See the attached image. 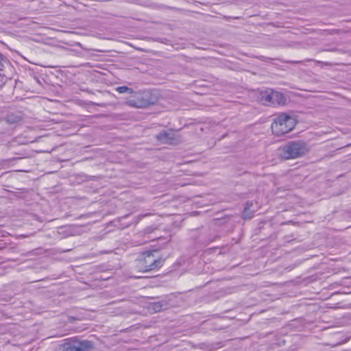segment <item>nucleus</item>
<instances>
[{"mask_svg":"<svg viewBox=\"0 0 351 351\" xmlns=\"http://www.w3.org/2000/svg\"><path fill=\"white\" fill-rule=\"evenodd\" d=\"M158 250L142 252L137 260L136 267L138 271L148 272L159 269L163 265L166 258L158 256Z\"/></svg>","mask_w":351,"mask_h":351,"instance_id":"1","label":"nucleus"},{"mask_svg":"<svg viewBox=\"0 0 351 351\" xmlns=\"http://www.w3.org/2000/svg\"><path fill=\"white\" fill-rule=\"evenodd\" d=\"M159 94L154 90H144L135 92L132 97L126 101V104L137 108H145L158 102Z\"/></svg>","mask_w":351,"mask_h":351,"instance_id":"2","label":"nucleus"},{"mask_svg":"<svg viewBox=\"0 0 351 351\" xmlns=\"http://www.w3.org/2000/svg\"><path fill=\"white\" fill-rule=\"evenodd\" d=\"M307 143L302 141H291L278 149V156L283 160L294 159L308 152Z\"/></svg>","mask_w":351,"mask_h":351,"instance_id":"3","label":"nucleus"},{"mask_svg":"<svg viewBox=\"0 0 351 351\" xmlns=\"http://www.w3.org/2000/svg\"><path fill=\"white\" fill-rule=\"evenodd\" d=\"M297 121L287 113H281L273 119L271 128L272 133L277 136L291 132L296 125Z\"/></svg>","mask_w":351,"mask_h":351,"instance_id":"4","label":"nucleus"},{"mask_svg":"<svg viewBox=\"0 0 351 351\" xmlns=\"http://www.w3.org/2000/svg\"><path fill=\"white\" fill-rule=\"evenodd\" d=\"M94 343L88 340H80L77 337L65 339L58 344L54 351H92Z\"/></svg>","mask_w":351,"mask_h":351,"instance_id":"5","label":"nucleus"},{"mask_svg":"<svg viewBox=\"0 0 351 351\" xmlns=\"http://www.w3.org/2000/svg\"><path fill=\"white\" fill-rule=\"evenodd\" d=\"M156 139L164 144L176 145L179 142V139L173 133L167 131H162L156 136Z\"/></svg>","mask_w":351,"mask_h":351,"instance_id":"6","label":"nucleus"},{"mask_svg":"<svg viewBox=\"0 0 351 351\" xmlns=\"http://www.w3.org/2000/svg\"><path fill=\"white\" fill-rule=\"evenodd\" d=\"M169 306V302L166 300H162L151 303L149 309L157 313L167 309Z\"/></svg>","mask_w":351,"mask_h":351,"instance_id":"7","label":"nucleus"},{"mask_svg":"<svg viewBox=\"0 0 351 351\" xmlns=\"http://www.w3.org/2000/svg\"><path fill=\"white\" fill-rule=\"evenodd\" d=\"M21 121L20 116L13 113L8 114L3 119H0V125L3 126L5 124H14Z\"/></svg>","mask_w":351,"mask_h":351,"instance_id":"8","label":"nucleus"},{"mask_svg":"<svg viewBox=\"0 0 351 351\" xmlns=\"http://www.w3.org/2000/svg\"><path fill=\"white\" fill-rule=\"evenodd\" d=\"M286 102L287 98L282 93L273 90V106H283L286 104Z\"/></svg>","mask_w":351,"mask_h":351,"instance_id":"9","label":"nucleus"},{"mask_svg":"<svg viewBox=\"0 0 351 351\" xmlns=\"http://www.w3.org/2000/svg\"><path fill=\"white\" fill-rule=\"evenodd\" d=\"M253 206L252 201H247L245 204L244 209L242 212L241 217L245 219H250L254 217V211L251 210V207Z\"/></svg>","mask_w":351,"mask_h":351,"instance_id":"10","label":"nucleus"},{"mask_svg":"<svg viewBox=\"0 0 351 351\" xmlns=\"http://www.w3.org/2000/svg\"><path fill=\"white\" fill-rule=\"evenodd\" d=\"M261 100L263 102L264 104H270L272 105V99H273V90L268 89L265 91H262L260 94Z\"/></svg>","mask_w":351,"mask_h":351,"instance_id":"11","label":"nucleus"},{"mask_svg":"<svg viewBox=\"0 0 351 351\" xmlns=\"http://www.w3.org/2000/svg\"><path fill=\"white\" fill-rule=\"evenodd\" d=\"M10 64V62L7 57L0 52V71H3V69Z\"/></svg>","mask_w":351,"mask_h":351,"instance_id":"12","label":"nucleus"},{"mask_svg":"<svg viewBox=\"0 0 351 351\" xmlns=\"http://www.w3.org/2000/svg\"><path fill=\"white\" fill-rule=\"evenodd\" d=\"M116 90L119 93H128L134 95L135 91L132 88H129L127 86H121L116 88Z\"/></svg>","mask_w":351,"mask_h":351,"instance_id":"13","label":"nucleus"},{"mask_svg":"<svg viewBox=\"0 0 351 351\" xmlns=\"http://www.w3.org/2000/svg\"><path fill=\"white\" fill-rule=\"evenodd\" d=\"M158 230V227L156 225H152V226H147L144 230H143V233L145 234H151L152 232H154L155 230Z\"/></svg>","mask_w":351,"mask_h":351,"instance_id":"14","label":"nucleus"},{"mask_svg":"<svg viewBox=\"0 0 351 351\" xmlns=\"http://www.w3.org/2000/svg\"><path fill=\"white\" fill-rule=\"evenodd\" d=\"M82 177L84 178L83 179L84 181H95L100 178V177H99V176H88L86 174L82 175Z\"/></svg>","mask_w":351,"mask_h":351,"instance_id":"15","label":"nucleus"},{"mask_svg":"<svg viewBox=\"0 0 351 351\" xmlns=\"http://www.w3.org/2000/svg\"><path fill=\"white\" fill-rule=\"evenodd\" d=\"M284 239H285V241L287 242V243H289L291 242V241H293L295 240V238L293 237V235H287L284 237Z\"/></svg>","mask_w":351,"mask_h":351,"instance_id":"16","label":"nucleus"},{"mask_svg":"<svg viewBox=\"0 0 351 351\" xmlns=\"http://www.w3.org/2000/svg\"><path fill=\"white\" fill-rule=\"evenodd\" d=\"M8 129L5 128H0V134H5Z\"/></svg>","mask_w":351,"mask_h":351,"instance_id":"17","label":"nucleus"},{"mask_svg":"<svg viewBox=\"0 0 351 351\" xmlns=\"http://www.w3.org/2000/svg\"><path fill=\"white\" fill-rule=\"evenodd\" d=\"M324 51H339V49H337V48H332V49H324Z\"/></svg>","mask_w":351,"mask_h":351,"instance_id":"18","label":"nucleus"},{"mask_svg":"<svg viewBox=\"0 0 351 351\" xmlns=\"http://www.w3.org/2000/svg\"><path fill=\"white\" fill-rule=\"evenodd\" d=\"M5 243H0V250H2L5 247Z\"/></svg>","mask_w":351,"mask_h":351,"instance_id":"19","label":"nucleus"},{"mask_svg":"<svg viewBox=\"0 0 351 351\" xmlns=\"http://www.w3.org/2000/svg\"><path fill=\"white\" fill-rule=\"evenodd\" d=\"M34 78L36 80V81L38 83L40 84V80H39V79H38V77L37 76H34Z\"/></svg>","mask_w":351,"mask_h":351,"instance_id":"20","label":"nucleus"},{"mask_svg":"<svg viewBox=\"0 0 351 351\" xmlns=\"http://www.w3.org/2000/svg\"><path fill=\"white\" fill-rule=\"evenodd\" d=\"M16 158H12V159H9V160H8L7 161H12V160H16ZM17 159H20V157H18V158H17ZM5 161H6V160H4L3 162H5Z\"/></svg>","mask_w":351,"mask_h":351,"instance_id":"21","label":"nucleus"},{"mask_svg":"<svg viewBox=\"0 0 351 351\" xmlns=\"http://www.w3.org/2000/svg\"><path fill=\"white\" fill-rule=\"evenodd\" d=\"M171 238V235H169V236H168V239H167V243H168L169 241H170Z\"/></svg>","mask_w":351,"mask_h":351,"instance_id":"22","label":"nucleus"},{"mask_svg":"<svg viewBox=\"0 0 351 351\" xmlns=\"http://www.w3.org/2000/svg\"><path fill=\"white\" fill-rule=\"evenodd\" d=\"M1 162H0V165H1Z\"/></svg>","mask_w":351,"mask_h":351,"instance_id":"23","label":"nucleus"}]
</instances>
